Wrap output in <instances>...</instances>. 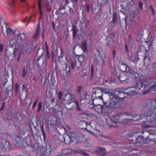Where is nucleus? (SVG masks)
Wrapping results in <instances>:
<instances>
[{"label":"nucleus","instance_id":"1","mask_svg":"<svg viewBox=\"0 0 156 156\" xmlns=\"http://www.w3.org/2000/svg\"><path fill=\"white\" fill-rule=\"evenodd\" d=\"M143 106L148 108L144 117L140 116V122L144 125L141 127L148 129L156 127V98L150 99V102H145V105H143Z\"/></svg>","mask_w":156,"mask_h":156},{"label":"nucleus","instance_id":"2","mask_svg":"<svg viewBox=\"0 0 156 156\" xmlns=\"http://www.w3.org/2000/svg\"><path fill=\"white\" fill-rule=\"evenodd\" d=\"M136 113L129 115L126 112H119L111 118H105L107 126L109 127H114L119 126L120 124H125L135 120L133 118L138 116Z\"/></svg>","mask_w":156,"mask_h":156},{"label":"nucleus","instance_id":"3","mask_svg":"<svg viewBox=\"0 0 156 156\" xmlns=\"http://www.w3.org/2000/svg\"><path fill=\"white\" fill-rule=\"evenodd\" d=\"M143 79V77H142L140 80H134L136 82V84L133 86V87H122L117 88L115 90V94L113 95L115 96L116 97H119L121 98H124L123 104H124V99H125L126 97L125 96L121 97L122 96V95H126L128 96H132L140 94V93L143 94V91L136 87L137 83L138 82L139 83H140V82H143V81H142Z\"/></svg>","mask_w":156,"mask_h":156},{"label":"nucleus","instance_id":"4","mask_svg":"<svg viewBox=\"0 0 156 156\" xmlns=\"http://www.w3.org/2000/svg\"><path fill=\"white\" fill-rule=\"evenodd\" d=\"M156 78L152 77L145 79L143 82H138L136 87L143 91V94L156 90Z\"/></svg>","mask_w":156,"mask_h":156},{"label":"nucleus","instance_id":"5","mask_svg":"<svg viewBox=\"0 0 156 156\" xmlns=\"http://www.w3.org/2000/svg\"><path fill=\"white\" fill-rule=\"evenodd\" d=\"M111 101L108 105H107V102L103 101L104 105H103L102 114L107 113L109 112L110 108H115L122 107L124 101L123 98L116 97L111 94L109 95Z\"/></svg>","mask_w":156,"mask_h":156},{"label":"nucleus","instance_id":"6","mask_svg":"<svg viewBox=\"0 0 156 156\" xmlns=\"http://www.w3.org/2000/svg\"><path fill=\"white\" fill-rule=\"evenodd\" d=\"M33 151H37L39 156H49L51 153L54 151L55 148L52 145H46V147L40 146L38 144H35L33 147Z\"/></svg>","mask_w":156,"mask_h":156},{"label":"nucleus","instance_id":"7","mask_svg":"<svg viewBox=\"0 0 156 156\" xmlns=\"http://www.w3.org/2000/svg\"><path fill=\"white\" fill-rule=\"evenodd\" d=\"M44 53V48L42 47L39 48L37 53V56L35 58V60L38 66L39 69L42 71L46 69L47 65L46 57L43 56Z\"/></svg>","mask_w":156,"mask_h":156},{"label":"nucleus","instance_id":"8","mask_svg":"<svg viewBox=\"0 0 156 156\" xmlns=\"http://www.w3.org/2000/svg\"><path fill=\"white\" fill-rule=\"evenodd\" d=\"M119 70L122 71V73H128L130 76L134 80H140L144 76L141 73L134 72L126 64L122 63H119L118 66Z\"/></svg>","mask_w":156,"mask_h":156},{"label":"nucleus","instance_id":"9","mask_svg":"<svg viewBox=\"0 0 156 156\" xmlns=\"http://www.w3.org/2000/svg\"><path fill=\"white\" fill-rule=\"evenodd\" d=\"M144 130L145 131H139L136 130V132H129L126 133V132H124V133L126 134L125 137L128 139L129 140L131 143L134 144H136L137 143H140V141H139V138L138 137V133H143V134L144 135V133H148L150 131V129H144Z\"/></svg>","mask_w":156,"mask_h":156},{"label":"nucleus","instance_id":"10","mask_svg":"<svg viewBox=\"0 0 156 156\" xmlns=\"http://www.w3.org/2000/svg\"><path fill=\"white\" fill-rule=\"evenodd\" d=\"M65 97L64 99L67 101L66 104L67 106L70 105L71 106L68 108L69 109H73L76 108L78 111H81L78 101H75L71 94H67L65 95Z\"/></svg>","mask_w":156,"mask_h":156},{"label":"nucleus","instance_id":"11","mask_svg":"<svg viewBox=\"0 0 156 156\" xmlns=\"http://www.w3.org/2000/svg\"><path fill=\"white\" fill-rule=\"evenodd\" d=\"M61 53L59 56L58 58V60L59 62L60 63H64L65 64L63 66V70L66 72V74L68 73L70 71V62L67 60L66 57H63L64 55V53L63 50L60 49Z\"/></svg>","mask_w":156,"mask_h":156},{"label":"nucleus","instance_id":"12","mask_svg":"<svg viewBox=\"0 0 156 156\" xmlns=\"http://www.w3.org/2000/svg\"><path fill=\"white\" fill-rule=\"evenodd\" d=\"M18 45L20 49L29 53L32 52L35 48V46L34 45L33 43L29 41H27L23 44H19Z\"/></svg>","mask_w":156,"mask_h":156},{"label":"nucleus","instance_id":"13","mask_svg":"<svg viewBox=\"0 0 156 156\" xmlns=\"http://www.w3.org/2000/svg\"><path fill=\"white\" fill-rule=\"evenodd\" d=\"M22 54V53L21 51L16 55L15 54V49L12 48H9L8 49H6L5 52V55L8 57V59L10 60H12L15 56L18 55L17 58V61H18L20 58Z\"/></svg>","mask_w":156,"mask_h":156},{"label":"nucleus","instance_id":"14","mask_svg":"<svg viewBox=\"0 0 156 156\" xmlns=\"http://www.w3.org/2000/svg\"><path fill=\"white\" fill-rule=\"evenodd\" d=\"M116 75L120 80L121 82L122 83H126L128 82L129 78L128 75H130L128 73H119L116 72Z\"/></svg>","mask_w":156,"mask_h":156},{"label":"nucleus","instance_id":"15","mask_svg":"<svg viewBox=\"0 0 156 156\" xmlns=\"http://www.w3.org/2000/svg\"><path fill=\"white\" fill-rule=\"evenodd\" d=\"M43 26V20L41 19L39 20L38 24L37 26V29L35 33L33 36L34 39H38L39 37V33L41 31L42 29Z\"/></svg>","mask_w":156,"mask_h":156},{"label":"nucleus","instance_id":"16","mask_svg":"<svg viewBox=\"0 0 156 156\" xmlns=\"http://www.w3.org/2000/svg\"><path fill=\"white\" fill-rule=\"evenodd\" d=\"M79 116L81 119H88V118H92L96 119L98 116L95 114L91 113L90 112H85L79 114Z\"/></svg>","mask_w":156,"mask_h":156},{"label":"nucleus","instance_id":"17","mask_svg":"<svg viewBox=\"0 0 156 156\" xmlns=\"http://www.w3.org/2000/svg\"><path fill=\"white\" fill-rule=\"evenodd\" d=\"M75 136V133L70 132L69 133L68 135H67L64 138V140L65 143L67 144H70L71 142L75 140L74 136Z\"/></svg>","mask_w":156,"mask_h":156},{"label":"nucleus","instance_id":"18","mask_svg":"<svg viewBox=\"0 0 156 156\" xmlns=\"http://www.w3.org/2000/svg\"><path fill=\"white\" fill-rule=\"evenodd\" d=\"M102 96V94L93 93L91 96V100L97 103V102H98L100 100L103 101Z\"/></svg>","mask_w":156,"mask_h":156},{"label":"nucleus","instance_id":"19","mask_svg":"<svg viewBox=\"0 0 156 156\" xmlns=\"http://www.w3.org/2000/svg\"><path fill=\"white\" fill-rule=\"evenodd\" d=\"M79 127L81 129H85L89 131H90L88 129L89 126H90L91 123H89L85 121H81L78 123Z\"/></svg>","mask_w":156,"mask_h":156},{"label":"nucleus","instance_id":"20","mask_svg":"<svg viewBox=\"0 0 156 156\" xmlns=\"http://www.w3.org/2000/svg\"><path fill=\"white\" fill-rule=\"evenodd\" d=\"M59 47L58 45L53 46L52 48L53 51L51 54V57L54 59V58L56 59V58H57L58 56V48Z\"/></svg>","mask_w":156,"mask_h":156},{"label":"nucleus","instance_id":"21","mask_svg":"<svg viewBox=\"0 0 156 156\" xmlns=\"http://www.w3.org/2000/svg\"><path fill=\"white\" fill-rule=\"evenodd\" d=\"M95 152L97 155L100 156H104L106 154L105 149L101 147H99Z\"/></svg>","mask_w":156,"mask_h":156},{"label":"nucleus","instance_id":"22","mask_svg":"<svg viewBox=\"0 0 156 156\" xmlns=\"http://www.w3.org/2000/svg\"><path fill=\"white\" fill-rule=\"evenodd\" d=\"M14 144L16 146L20 147L22 144V140L20 137L16 136L13 140Z\"/></svg>","mask_w":156,"mask_h":156},{"label":"nucleus","instance_id":"23","mask_svg":"<svg viewBox=\"0 0 156 156\" xmlns=\"http://www.w3.org/2000/svg\"><path fill=\"white\" fill-rule=\"evenodd\" d=\"M103 105H101L99 104V101L97 102L96 106L94 108V111L100 114H102V109Z\"/></svg>","mask_w":156,"mask_h":156},{"label":"nucleus","instance_id":"24","mask_svg":"<svg viewBox=\"0 0 156 156\" xmlns=\"http://www.w3.org/2000/svg\"><path fill=\"white\" fill-rule=\"evenodd\" d=\"M45 6L46 8L48 11H50L51 10V7L52 5V0H45Z\"/></svg>","mask_w":156,"mask_h":156},{"label":"nucleus","instance_id":"25","mask_svg":"<svg viewBox=\"0 0 156 156\" xmlns=\"http://www.w3.org/2000/svg\"><path fill=\"white\" fill-rule=\"evenodd\" d=\"M75 140H79L80 141L85 138V135L81 133H75V136H74Z\"/></svg>","mask_w":156,"mask_h":156},{"label":"nucleus","instance_id":"26","mask_svg":"<svg viewBox=\"0 0 156 156\" xmlns=\"http://www.w3.org/2000/svg\"><path fill=\"white\" fill-rule=\"evenodd\" d=\"M71 65L72 69H73L75 67H79L81 66L80 62L79 60L73 61L71 62Z\"/></svg>","mask_w":156,"mask_h":156},{"label":"nucleus","instance_id":"27","mask_svg":"<svg viewBox=\"0 0 156 156\" xmlns=\"http://www.w3.org/2000/svg\"><path fill=\"white\" fill-rule=\"evenodd\" d=\"M108 37H107V44L108 46L111 48H114L113 44V40L112 39L109 38L108 40Z\"/></svg>","mask_w":156,"mask_h":156},{"label":"nucleus","instance_id":"28","mask_svg":"<svg viewBox=\"0 0 156 156\" xmlns=\"http://www.w3.org/2000/svg\"><path fill=\"white\" fill-rule=\"evenodd\" d=\"M72 152V150L70 148L64 149L62 151V152L63 154L62 156H64V155L70 154Z\"/></svg>","mask_w":156,"mask_h":156},{"label":"nucleus","instance_id":"29","mask_svg":"<svg viewBox=\"0 0 156 156\" xmlns=\"http://www.w3.org/2000/svg\"><path fill=\"white\" fill-rule=\"evenodd\" d=\"M144 59V65H149L151 62L150 58L146 56V54H144V58H143Z\"/></svg>","mask_w":156,"mask_h":156},{"label":"nucleus","instance_id":"30","mask_svg":"<svg viewBox=\"0 0 156 156\" xmlns=\"http://www.w3.org/2000/svg\"><path fill=\"white\" fill-rule=\"evenodd\" d=\"M106 58V55H104V57H101L98 61V63L101 65H103L105 62V59Z\"/></svg>","mask_w":156,"mask_h":156},{"label":"nucleus","instance_id":"31","mask_svg":"<svg viewBox=\"0 0 156 156\" xmlns=\"http://www.w3.org/2000/svg\"><path fill=\"white\" fill-rule=\"evenodd\" d=\"M147 43L148 45V47L147 49L149 51H153V42L151 41H147Z\"/></svg>","mask_w":156,"mask_h":156},{"label":"nucleus","instance_id":"32","mask_svg":"<svg viewBox=\"0 0 156 156\" xmlns=\"http://www.w3.org/2000/svg\"><path fill=\"white\" fill-rule=\"evenodd\" d=\"M103 91V90L102 88L99 87H96L94 89L93 93L102 94Z\"/></svg>","mask_w":156,"mask_h":156},{"label":"nucleus","instance_id":"33","mask_svg":"<svg viewBox=\"0 0 156 156\" xmlns=\"http://www.w3.org/2000/svg\"><path fill=\"white\" fill-rule=\"evenodd\" d=\"M15 32H17L19 33V36L20 37V39L21 40H26V34L25 33L20 34V31L18 30H15Z\"/></svg>","mask_w":156,"mask_h":156},{"label":"nucleus","instance_id":"34","mask_svg":"<svg viewBox=\"0 0 156 156\" xmlns=\"http://www.w3.org/2000/svg\"><path fill=\"white\" fill-rule=\"evenodd\" d=\"M37 4L38 7V8L40 11V17L42 16V12L41 9V0H38L37 1Z\"/></svg>","mask_w":156,"mask_h":156},{"label":"nucleus","instance_id":"35","mask_svg":"<svg viewBox=\"0 0 156 156\" xmlns=\"http://www.w3.org/2000/svg\"><path fill=\"white\" fill-rule=\"evenodd\" d=\"M87 43L86 41H84L82 43V48L84 52L87 50Z\"/></svg>","mask_w":156,"mask_h":156},{"label":"nucleus","instance_id":"36","mask_svg":"<svg viewBox=\"0 0 156 156\" xmlns=\"http://www.w3.org/2000/svg\"><path fill=\"white\" fill-rule=\"evenodd\" d=\"M89 104H90L88 106L89 108L94 109V110L95 106H96V103H95V101H93V100H92L89 102Z\"/></svg>","mask_w":156,"mask_h":156},{"label":"nucleus","instance_id":"37","mask_svg":"<svg viewBox=\"0 0 156 156\" xmlns=\"http://www.w3.org/2000/svg\"><path fill=\"white\" fill-rule=\"evenodd\" d=\"M27 67H24L23 69L22 72V77L23 78H25L27 75Z\"/></svg>","mask_w":156,"mask_h":156},{"label":"nucleus","instance_id":"38","mask_svg":"<svg viewBox=\"0 0 156 156\" xmlns=\"http://www.w3.org/2000/svg\"><path fill=\"white\" fill-rule=\"evenodd\" d=\"M77 152L78 154H82L84 156H89V154L88 153L86 152L83 150H80L78 151H77Z\"/></svg>","mask_w":156,"mask_h":156},{"label":"nucleus","instance_id":"39","mask_svg":"<svg viewBox=\"0 0 156 156\" xmlns=\"http://www.w3.org/2000/svg\"><path fill=\"white\" fill-rule=\"evenodd\" d=\"M10 44L12 47L16 46V44H18L17 42L16 39H12L10 41Z\"/></svg>","mask_w":156,"mask_h":156},{"label":"nucleus","instance_id":"40","mask_svg":"<svg viewBox=\"0 0 156 156\" xmlns=\"http://www.w3.org/2000/svg\"><path fill=\"white\" fill-rule=\"evenodd\" d=\"M13 90V86L12 85H9L8 87L6 88V92L9 94V93L11 92L12 93V90Z\"/></svg>","mask_w":156,"mask_h":156},{"label":"nucleus","instance_id":"41","mask_svg":"<svg viewBox=\"0 0 156 156\" xmlns=\"http://www.w3.org/2000/svg\"><path fill=\"white\" fill-rule=\"evenodd\" d=\"M129 58L131 62H133L135 64H136L137 62V59L135 58H134L132 55L130 57L129 56Z\"/></svg>","mask_w":156,"mask_h":156},{"label":"nucleus","instance_id":"42","mask_svg":"<svg viewBox=\"0 0 156 156\" xmlns=\"http://www.w3.org/2000/svg\"><path fill=\"white\" fill-rule=\"evenodd\" d=\"M147 67H150L151 68L149 71H153L156 69V62L155 63L151 66H148Z\"/></svg>","mask_w":156,"mask_h":156},{"label":"nucleus","instance_id":"43","mask_svg":"<svg viewBox=\"0 0 156 156\" xmlns=\"http://www.w3.org/2000/svg\"><path fill=\"white\" fill-rule=\"evenodd\" d=\"M78 31L76 30V27H74L73 29V38H74L77 35V32Z\"/></svg>","mask_w":156,"mask_h":156},{"label":"nucleus","instance_id":"44","mask_svg":"<svg viewBox=\"0 0 156 156\" xmlns=\"http://www.w3.org/2000/svg\"><path fill=\"white\" fill-rule=\"evenodd\" d=\"M4 147L6 149H9L10 147L9 143L8 142H5L3 145Z\"/></svg>","mask_w":156,"mask_h":156},{"label":"nucleus","instance_id":"45","mask_svg":"<svg viewBox=\"0 0 156 156\" xmlns=\"http://www.w3.org/2000/svg\"><path fill=\"white\" fill-rule=\"evenodd\" d=\"M91 76L90 78H92L94 75V66L93 65H92L91 67Z\"/></svg>","mask_w":156,"mask_h":156},{"label":"nucleus","instance_id":"46","mask_svg":"<svg viewBox=\"0 0 156 156\" xmlns=\"http://www.w3.org/2000/svg\"><path fill=\"white\" fill-rule=\"evenodd\" d=\"M15 0H10L8 1V4L11 7L14 6V5Z\"/></svg>","mask_w":156,"mask_h":156},{"label":"nucleus","instance_id":"47","mask_svg":"<svg viewBox=\"0 0 156 156\" xmlns=\"http://www.w3.org/2000/svg\"><path fill=\"white\" fill-rule=\"evenodd\" d=\"M85 7L87 12H89L90 9V4L88 3H86Z\"/></svg>","mask_w":156,"mask_h":156},{"label":"nucleus","instance_id":"48","mask_svg":"<svg viewBox=\"0 0 156 156\" xmlns=\"http://www.w3.org/2000/svg\"><path fill=\"white\" fill-rule=\"evenodd\" d=\"M149 9L152 12L153 14H155V11L154 9V8L152 5H150L149 8Z\"/></svg>","mask_w":156,"mask_h":156},{"label":"nucleus","instance_id":"49","mask_svg":"<svg viewBox=\"0 0 156 156\" xmlns=\"http://www.w3.org/2000/svg\"><path fill=\"white\" fill-rule=\"evenodd\" d=\"M7 28V29H6L7 32L8 33H11L13 32V34H16L15 33L16 32H15H15H13V31L9 28Z\"/></svg>","mask_w":156,"mask_h":156},{"label":"nucleus","instance_id":"50","mask_svg":"<svg viewBox=\"0 0 156 156\" xmlns=\"http://www.w3.org/2000/svg\"><path fill=\"white\" fill-rule=\"evenodd\" d=\"M41 128L42 129V134H43V139L45 140L46 137V134L44 132V129H43V126H42Z\"/></svg>","mask_w":156,"mask_h":156},{"label":"nucleus","instance_id":"51","mask_svg":"<svg viewBox=\"0 0 156 156\" xmlns=\"http://www.w3.org/2000/svg\"><path fill=\"white\" fill-rule=\"evenodd\" d=\"M117 16L115 13L113 17L112 21L114 23H115L116 21Z\"/></svg>","mask_w":156,"mask_h":156},{"label":"nucleus","instance_id":"52","mask_svg":"<svg viewBox=\"0 0 156 156\" xmlns=\"http://www.w3.org/2000/svg\"><path fill=\"white\" fill-rule=\"evenodd\" d=\"M42 108V103L41 102H39L38 105L37 112H39Z\"/></svg>","mask_w":156,"mask_h":156},{"label":"nucleus","instance_id":"53","mask_svg":"<svg viewBox=\"0 0 156 156\" xmlns=\"http://www.w3.org/2000/svg\"><path fill=\"white\" fill-rule=\"evenodd\" d=\"M15 90L16 92H18L19 90V85L17 83H16L15 84Z\"/></svg>","mask_w":156,"mask_h":156},{"label":"nucleus","instance_id":"54","mask_svg":"<svg viewBox=\"0 0 156 156\" xmlns=\"http://www.w3.org/2000/svg\"><path fill=\"white\" fill-rule=\"evenodd\" d=\"M139 7L141 10H142L143 9V3L142 2H139Z\"/></svg>","mask_w":156,"mask_h":156},{"label":"nucleus","instance_id":"55","mask_svg":"<svg viewBox=\"0 0 156 156\" xmlns=\"http://www.w3.org/2000/svg\"><path fill=\"white\" fill-rule=\"evenodd\" d=\"M62 93L61 91H60L58 93V98L59 100H60L62 98Z\"/></svg>","mask_w":156,"mask_h":156},{"label":"nucleus","instance_id":"56","mask_svg":"<svg viewBox=\"0 0 156 156\" xmlns=\"http://www.w3.org/2000/svg\"><path fill=\"white\" fill-rule=\"evenodd\" d=\"M4 47V45L3 44H0V52H2Z\"/></svg>","mask_w":156,"mask_h":156},{"label":"nucleus","instance_id":"57","mask_svg":"<svg viewBox=\"0 0 156 156\" xmlns=\"http://www.w3.org/2000/svg\"><path fill=\"white\" fill-rule=\"evenodd\" d=\"M116 54V51L115 50H114L113 51L112 55H113V57L114 58H115V57Z\"/></svg>","mask_w":156,"mask_h":156},{"label":"nucleus","instance_id":"58","mask_svg":"<svg viewBox=\"0 0 156 156\" xmlns=\"http://www.w3.org/2000/svg\"><path fill=\"white\" fill-rule=\"evenodd\" d=\"M82 89V87L81 86H79L78 87L77 91L78 92H80Z\"/></svg>","mask_w":156,"mask_h":156},{"label":"nucleus","instance_id":"59","mask_svg":"<svg viewBox=\"0 0 156 156\" xmlns=\"http://www.w3.org/2000/svg\"><path fill=\"white\" fill-rule=\"evenodd\" d=\"M33 79L34 81H37L38 80V77L36 76H34Z\"/></svg>","mask_w":156,"mask_h":156},{"label":"nucleus","instance_id":"60","mask_svg":"<svg viewBox=\"0 0 156 156\" xmlns=\"http://www.w3.org/2000/svg\"><path fill=\"white\" fill-rule=\"evenodd\" d=\"M54 139L55 141L60 140V139L58 136H54Z\"/></svg>","mask_w":156,"mask_h":156},{"label":"nucleus","instance_id":"61","mask_svg":"<svg viewBox=\"0 0 156 156\" xmlns=\"http://www.w3.org/2000/svg\"><path fill=\"white\" fill-rule=\"evenodd\" d=\"M46 53L47 55V57L48 58H49V50H46Z\"/></svg>","mask_w":156,"mask_h":156},{"label":"nucleus","instance_id":"62","mask_svg":"<svg viewBox=\"0 0 156 156\" xmlns=\"http://www.w3.org/2000/svg\"><path fill=\"white\" fill-rule=\"evenodd\" d=\"M5 106V103H3L2 105L1 108V110H2L4 109Z\"/></svg>","mask_w":156,"mask_h":156},{"label":"nucleus","instance_id":"63","mask_svg":"<svg viewBox=\"0 0 156 156\" xmlns=\"http://www.w3.org/2000/svg\"><path fill=\"white\" fill-rule=\"evenodd\" d=\"M45 48L46 50H48V45L47 44V42L46 41H45Z\"/></svg>","mask_w":156,"mask_h":156},{"label":"nucleus","instance_id":"64","mask_svg":"<svg viewBox=\"0 0 156 156\" xmlns=\"http://www.w3.org/2000/svg\"><path fill=\"white\" fill-rule=\"evenodd\" d=\"M129 41H131L132 39V36L131 34H130L128 37Z\"/></svg>","mask_w":156,"mask_h":156}]
</instances>
